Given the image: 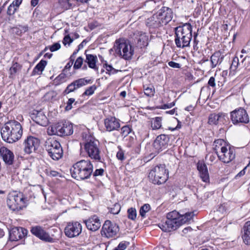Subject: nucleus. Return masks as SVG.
Returning a JSON list of instances; mask_svg holds the SVG:
<instances>
[{
	"label": "nucleus",
	"instance_id": "1",
	"mask_svg": "<svg viewBox=\"0 0 250 250\" xmlns=\"http://www.w3.org/2000/svg\"><path fill=\"white\" fill-rule=\"evenodd\" d=\"M2 140L8 143L12 144L18 141L22 135V128L21 124L15 120L9 121L4 125L0 129Z\"/></svg>",
	"mask_w": 250,
	"mask_h": 250
},
{
	"label": "nucleus",
	"instance_id": "2",
	"mask_svg": "<svg viewBox=\"0 0 250 250\" xmlns=\"http://www.w3.org/2000/svg\"><path fill=\"white\" fill-rule=\"evenodd\" d=\"M175 43L178 48H184L189 46L192 37V26L186 23L174 28Z\"/></svg>",
	"mask_w": 250,
	"mask_h": 250
},
{
	"label": "nucleus",
	"instance_id": "3",
	"mask_svg": "<svg viewBox=\"0 0 250 250\" xmlns=\"http://www.w3.org/2000/svg\"><path fill=\"white\" fill-rule=\"evenodd\" d=\"M93 171V166L89 160H82L75 163L70 168L73 178L85 180L90 178Z\"/></svg>",
	"mask_w": 250,
	"mask_h": 250
},
{
	"label": "nucleus",
	"instance_id": "4",
	"mask_svg": "<svg viewBox=\"0 0 250 250\" xmlns=\"http://www.w3.org/2000/svg\"><path fill=\"white\" fill-rule=\"evenodd\" d=\"M181 216L176 210L168 213L167 220L159 224L160 228L165 232L176 230L182 225L183 217Z\"/></svg>",
	"mask_w": 250,
	"mask_h": 250
},
{
	"label": "nucleus",
	"instance_id": "5",
	"mask_svg": "<svg viewBox=\"0 0 250 250\" xmlns=\"http://www.w3.org/2000/svg\"><path fill=\"white\" fill-rule=\"evenodd\" d=\"M168 170L165 165H159L153 167L149 172V181L154 184H164L168 179Z\"/></svg>",
	"mask_w": 250,
	"mask_h": 250
},
{
	"label": "nucleus",
	"instance_id": "6",
	"mask_svg": "<svg viewBox=\"0 0 250 250\" xmlns=\"http://www.w3.org/2000/svg\"><path fill=\"white\" fill-rule=\"evenodd\" d=\"M73 133V125L69 122L58 123L49 126L47 129V133L49 135H56L64 137L71 135Z\"/></svg>",
	"mask_w": 250,
	"mask_h": 250
},
{
	"label": "nucleus",
	"instance_id": "7",
	"mask_svg": "<svg viewBox=\"0 0 250 250\" xmlns=\"http://www.w3.org/2000/svg\"><path fill=\"white\" fill-rule=\"evenodd\" d=\"M45 148L49 155L54 160L61 158L63 154L62 148L59 142L54 139H48L45 142Z\"/></svg>",
	"mask_w": 250,
	"mask_h": 250
},
{
	"label": "nucleus",
	"instance_id": "8",
	"mask_svg": "<svg viewBox=\"0 0 250 250\" xmlns=\"http://www.w3.org/2000/svg\"><path fill=\"white\" fill-rule=\"evenodd\" d=\"M99 147V141L95 139H90L84 145V149L88 156L91 159L98 162L101 161V151Z\"/></svg>",
	"mask_w": 250,
	"mask_h": 250
},
{
	"label": "nucleus",
	"instance_id": "9",
	"mask_svg": "<svg viewBox=\"0 0 250 250\" xmlns=\"http://www.w3.org/2000/svg\"><path fill=\"white\" fill-rule=\"evenodd\" d=\"M7 204L11 210H20L24 207L25 201L23 195L21 193H11L8 197Z\"/></svg>",
	"mask_w": 250,
	"mask_h": 250
},
{
	"label": "nucleus",
	"instance_id": "10",
	"mask_svg": "<svg viewBox=\"0 0 250 250\" xmlns=\"http://www.w3.org/2000/svg\"><path fill=\"white\" fill-rule=\"evenodd\" d=\"M115 50L116 53L122 57L125 60L131 59L133 54V50L131 45L124 41H116L115 42Z\"/></svg>",
	"mask_w": 250,
	"mask_h": 250
},
{
	"label": "nucleus",
	"instance_id": "11",
	"mask_svg": "<svg viewBox=\"0 0 250 250\" xmlns=\"http://www.w3.org/2000/svg\"><path fill=\"white\" fill-rule=\"evenodd\" d=\"M230 120L233 125L247 124L250 122V117L247 111L240 107L230 112Z\"/></svg>",
	"mask_w": 250,
	"mask_h": 250
},
{
	"label": "nucleus",
	"instance_id": "12",
	"mask_svg": "<svg viewBox=\"0 0 250 250\" xmlns=\"http://www.w3.org/2000/svg\"><path fill=\"white\" fill-rule=\"evenodd\" d=\"M119 231L118 226L109 220L104 222L101 231V234L106 238H112L116 235Z\"/></svg>",
	"mask_w": 250,
	"mask_h": 250
},
{
	"label": "nucleus",
	"instance_id": "13",
	"mask_svg": "<svg viewBox=\"0 0 250 250\" xmlns=\"http://www.w3.org/2000/svg\"><path fill=\"white\" fill-rule=\"evenodd\" d=\"M82 227L78 222L69 223L64 229L65 234L69 238L78 236L82 232Z\"/></svg>",
	"mask_w": 250,
	"mask_h": 250
},
{
	"label": "nucleus",
	"instance_id": "14",
	"mask_svg": "<svg viewBox=\"0 0 250 250\" xmlns=\"http://www.w3.org/2000/svg\"><path fill=\"white\" fill-rule=\"evenodd\" d=\"M92 83V81L91 79H86L85 78L78 79L68 85L66 89L63 91V94H68L71 92L75 91L76 90L81 87Z\"/></svg>",
	"mask_w": 250,
	"mask_h": 250
},
{
	"label": "nucleus",
	"instance_id": "15",
	"mask_svg": "<svg viewBox=\"0 0 250 250\" xmlns=\"http://www.w3.org/2000/svg\"><path fill=\"white\" fill-rule=\"evenodd\" d=\"M30 231L33 235L42 241L50 243L55 242V239L51 237L41 226L33 227L31 228Z\"/></svg>",
	"mask_w": 250,
	"mask_h": 250
},
{
	"label": "nucleus",
	"instance_id": "16",
	"mask_svg": "<svg viewBox=\"0 0 250 250\" xmlns=\"http://www.w3.org/2000/svg\"><path fill=\"white\" fill-rule=\"evenodd\" d=\"M169 142V137L165 134H161L156 137L153 143V146L156 151L159 152L167 147Z\"/></svg>",
	"mask_w": 250,
	"mask_h": 250
},
{
	"label": "nucleus",
	"instance_id": "17",
	"mask_svg": "<svg viewBox=\"0 0 250 250\" xmlns=\"http://www.w3.org/2000/svg\"><path fill=\"white\" fill-rule=\"evenodd\" d=\"M217 155L221 161L224 163H229L234 159L235 154L234 149L228 146L223 148Z\"/></svg>",
	"mask_w": 250,
	"mask_h": 250
},
{
	"label": "nucleus",
	"instance_id": "18",
	"mask_svg": "<svg viewBox=\"0 0 250 250\" xmlns=\"http://www.w3.org/2000/svg\"><path fill=\"white\" fill-rule=\"evenodd\" d=\"M23 150L26 154H30L34 152L39 146V140L33 137H27L23 143Z\"/></svg>",
	"mask_w": 250,
	"mask_h": 250
},
{
	"label": "nucleus",
	"instance_id": "19",
	"mask_svg": "<svg viewBox=\"0 0 250 250\" xmlns=\"http://www.w3.org/2000/svg\"><path fill=\"white\" fill-rule=\"evenodd\" d=\"M163 24H167L173 18V12L171 9L167 7H163L156 13Z\"/></svg>",
	"mask_w": 250,
	"mask_h": 250
},
{
	"label": "nucleus",
	"instance_id": "20",
	"mask_svg": "<svg viewBox=\"0 0 250 250\" xmlns=\"http://www.w3.org/2000/svg\"><path fill=\"white\" fill-rule=\"evenodd\" d=\"M27 233V230L23 228H14L9 231V239L12 241H16L24 237Z\"/></svg>",
	"mask_w": 250,
	"mask_h": 250
},
{
	"label": "nucleus",
	"instance_id": "21",
	"mask_svg": "<svg viewBox=\"0 0 250 250\" xmlns=\"http://www.w3.org/2000/svg\"><path fill=\"white\" fill-rule=\"evenodd\" d=\"M146 25L149 28L150 32L152 33L164 24L156 14L146 20Z\"/></svg>",
	"mask_w": 250,
	"mask_h": 250
},
{
	"label": "nucleus",
	"instance_id": "22",
	"mask_svg": "<svg viewBox=\"0 0 250 250\" xmlns=\"http://www.w3.org/2000/svg\"><path fill=\"white\" fill-rule=\"evenodd\" d=\"M0 155L5 164L9 166L13 165L15 156L11 150L5 146H2L0 148Z\"/></svg>",
	"mask_w": 250,
	"mask_h": 250
},
{
	"label": "nucleus",
	"instance_id": "23",
	"mask_svg": "<svg viewBox=\"0 0 250 250\" xmlns=\"http://www.w3.org/2000/svg\"><path fill=\"white\" fill-rule=\"evenodd\" d=\"M83 222L87 229L93 231L97 230L101 226V222L99 217L96 215L91 216Z\"/></svg>",
	"mask_w": 250,
	"mask_h": 250
},
{
	"label": "nucleus",
	"instance_id": "24",
	"mask_svg": "<svg viewBox=\"0 0 250 250\" xmlns=\"http://www.w3.org/2000/svg\"><path fill=\"white\" fill-rule=\"evenodd\" d=\"M106 130L109 132L118 130L120 128L119 120L115 117L106 118L104 121Z\"/></svg>",
	"mask_w": 250,
	"mask_h": 250
},
{
	"label": "nucleus",
	"instance_id": "25",
	"mask_svg": "<svg viewBox=\"0 0 250 250\" xmlns=\"http://www.w3.org/2000/svg\"><path fill=\"white\" fill-rule=\"evenodd\" d=\"M32 119L35 122L42 126H46L48 124L47 117L41 111H34L32 114Z\"/></svg>",
	"mask_w": 250,
	"mask_h": 250
},
{
	"label": "nucleus",
	"instance_id": "26",
	"mask_svg": "<svg viewBox=\"0 0 250 250\" xmlns=\"http://www.w3.org/2000/svg\"><path fill=\"white\" fill-rule=\"evenodd\" d=\"M225 117L226 114L222 112L211 113L208 117V123L211 125H217L220 122H223Z\"/></svg>",
	"mask_w": 250,
	"mask_h": 250
},
{
	"label": "nucleus",
	"instance_id": "27",
	"mask_svg": "<svg viewBox=\"0 0 250 250\" xmlns=\"http://www.w3.org/2000/svg\"><path fill=\"white\" fill-rule=\"evenodd\" d=\"M136 38L137 39L136 47L142 49L148 45L149 37L146 33L138 32Z\"/></svg>",
	"mask_w": 250,
	"mask_h": 250
},
{
	"label": "nucleus",
	"instance_id": "28",
	"mask_svg": "<svg viewBox=\"0 0 250 250\" xmlns=\"http://www.w3.org/2000/svg\"><path fill=\"white\" fill-rule=\"evenodd\" d=\"M197 169L200 173V176L203 181L205 182H208L209 181V174L207 168V167L205 163H198Z\"/></svg>",
	"mask_w": 250,
	"mask_h": 250
},
{
	"label": "nucleus",
	"instance_id": "29",
	"mask_svg": "<svg viewBox=\"0 0 250 250\" xmlns=\"http://www.w3.org/2000/svg\"><path fill=\"white\" fill-rule=\"evenodd\" d=\"M242 237L246 245L250 244V221L246 222L242 229Z\"/></svg>",
	"mask_w": 250,
	"mask_h": 250
},
{
	"label": "nucleus",
	"instance_id": "30",
	"mask_svg": "<svg viewBox=\"0 0 250 250\" xmlns=\"http://www.w3.org/2000/svg\"><path fill=\"white\" fill-rule=\"evenodd\" d=\"M224 55L222 54L220 51L215 52L210 57V62L211 63V68L215 67L217 64H220L224 59Z\"/></svg>",
	"mask_w": 250,
	"mask_h": 250
},
{
	"label": "nucleus",
	"instance_id": "31",
	"mask_svg": "<svg viewBox=\"0 0 250 250\" xmlns=\"http://www.w3.org/2000/svg\"><path fill=\"white\" fill-rule=\"evenodd\" d=\"M87 51H85V54L86 55L85 62L87 63L88 66L95 70H98L96 66V62L98 61L97 57L96 55L92 54H86Z\"/></svg>",
	"mask_w": 250,
	"mask_h": 250
},
{
	"label": "nucleus",
	"instance_id": "32",
	"mask_svg": "<svg viewBox=\"0 0 250 250\" xmlns=\"http://www.w3.org/2000/svg\"><path fill=\"white\" fill-rule=\"evenodd\" d=\"M213 149L214 150L216 155L223 150V148H225L227 146L226 142L223 139H217L214 141L213 144Z\"/></svg>",
	"mask_w": 250,
	"mask_h": 250
},
{
	"label": "nucleus",
	"instance_id": "33",
	"mask_svg": "<svg viewBox=\"0 0 250 250\" xmlns=\"http://www.w3.org/2000/svg\"><path fill=\"white\" fill-rule=\"evenodd\" d=\"M47 64V62L44 60H41L34 67L32 71V75L40 74L44 70Z\"/></svg>",
	"mask_w": 250,
	"mask_h": 250
},
{
	"label": "nucleus",
	"instance_id": "34",
	"mask_svg": "<svg viewBox=\"0 0 250 250\" xmlns=\"http://www.w3.org/2000/svg\"><path fill=\"white\" fill-rule=\"evenodd\" d=\"M246 59H247V57H245L244 59H243L241 61V62H240V60L238 59V58L237 57H235L233 59L231 65L230 66V69L232 71H235L238 67V65H243V62L246 60Z\"/></svg>",
	"mask_w": 250,
	"mask_h": 250
},
{
	"label": "nucleus",
	"instance_id": "35",
	"mask_svg": "<svg viewBox=\"0 0 250 250\" xmlns=\"http://www.w3.org/2000/svg\"><path fill=\"white\" fill-rule=\"evenodd\" d=\"M27 30L28 27L26 26L19 25L12 28L13 33L18 36H21L23 33L27 32Z\"/></svg>",
	"mask_w": 250,
	"mask_h": 250
},
{
	"label": "nucleus",
	"instance_id": "36",
	"mask_svg": "<svg viewBox=\"0 0 250 250\" xmlns=\"http://www.w3.org/2000/svg\"><path fill=\"white\" fill-rule=\"evenodd\" d=\"M151 127L153 129H158L162 126V118L157 117L153 118L151 121Z\"/></svg>",
	"mask_w": 250,
	"mask_h": 250
},
{
	"label": "nucleus",
	"instance_id": "37",
	"mask_svg": "<svg viewBox=\"0 0 250 250\" xmlns=\"http://www.w3.org/2000/svg\"><path fill=\"white\" fill-rule=\"evenodd\" d=\"M66 74L62 72L54 79L53 84L55 85H60L66 81Z\"/></svg>",
	"mask_w": 250,
	"mask_h": 250
},
{
	"label": "nucleus",
	"instance_id": "38",
	"mask_svg": "<svg viewBox=\"0 0 250 250\" xmlns=\"http://www.w3.org/2000/svg\"><path fill=\"white\" fill-rule=\"evenodd\" d=\"M104 67L106 69V73L108 74L109 75L115 74L119 71L118 70L113 68L111 65L108 64L107 63L104 64Z\"/></svg>",
	"mask_w": 250,
	"mask_h": 250
},
{
	"label": "nucleus",
	"instance_id": "39",
	"mask_svg": "<svg viewBox=\"0 0 250 250\" xmlns=\"http://www.w3.org/2000/svg\"><path fill=\"white\" fill-rule=\"evenodd\" d=\"M144 6L146 10L151 11L156 7V3L152 0H148L145 2Z\"/></svg>",
	"mask_w": 250,
	"mask_h": 250
},
{
	"label": "nucleus",
	"instance_id": "40",
	"mask_svg": "<svg viewBox=\"0 0 250 250\" xmlns=\"http://www.w3.org/2000/svg\"><path fill=\"white\" fill-rule=\"evenodd\" d=\"M150 209V206L148 204H146L141 207L140 209V214L143 217H145L146 214Z\"/></svg>",
	"mask_w": 250,
	"mask_h": 250
},
{
	"label": "nucleus",
	"instance_id": "41",
	"mask_svg": "<svg viewBox=\"0 0 250 250\" xmlns=\"http://www.w3.org/2000/svg\"><path fill=\"white\" fill-rule=\"evenodd\" d=\"M128 218L132 220H134L136 218L137 213L135 208H131L127 210Z\"/></svg>",
	"mask_w": 250,
	"mask_h": 250
},
{
	"label": "nucleus",
	"instance_id": "42",
	"mask_svg": "<svg viewBox=\"0 0 250 250\" xmlns=\"http://www.w3.org/2000/svg\"><path fill=\"white\" fill-rule=\"evenodd\" d=\"M97 89V86L95 85H91L88 87L84 93L83 94V96H90L92 95L94 93L95 90Z\"/></svg>",
	"mask_w": 250,
	"mask_h": 250
},
{
	"label": "nucleus",
	"instance_id": "43",
	"mask_svg": "<svg viewBox=\"0 0 250 250\" xmlns=\"http://www.w3.org/2000/svg\"><path fill=\"white\" fill-rule=\"evenodd\" d=\"M144 93L148 97H152L155 93V89L153 86L144 87Z\"/></svg>",
	"mask_w": 250,
	"mask_h": 250
},
{
	"label": "nucleus",
	"instance_id": "44",
	"mask_svg": "<svg viewBox=\"0 0 250 250\" xmlns=\"http://www.w3.org/2000/svg\"><path fill=\"white\" fill-rule=\"evenodd\" d=\"M20 65L16 62L13 64V65L10 68V77H12L17 71L20 69Z\"/></svg>",
	"mask_w": 250,
	"mask_h": 250
},
{
	"label": "nucleus",
	"instance_id": "45",
	"mask_svg": "<svg viewBox=\"0 0 250 250\" xmlns=\"http://www.w3.org/2000/svg\"><path fill=\"white\" fill-rule=\"evenodd\" d=\"M193 215V213L191 212L186 213L185 215H182L181 216L183 217L182 225L190 221L192 218Z\"/></svg>",
	"mask_w": 250,
	"mask_h": 250
},
{
	"label": "nucleus",
	"instance_id": "46",
	"mask_svg": "<svg viewBox=\"0 0 250 250\" xmlns=\"http://www.w3.org/2000/svg\"><path fill=\"white\" fill-rule=\"evenodd\" d=\"M83 59L82 57H78L77 60H76L73 68L75 69H78L80 68L83 63Z\"/></svg>",
	"mask_w": 250,
	"mask_h": 250
},
{
	"label": "nucleus",
	"instance_id": "47",
	"mask_svg": "<svg viewBox=\"0 0 250 250\" xmlns=\"http://www.w3.org/2000/svg\"><path fill=\"white\" fill-rule=\"evenodd\" d=\"M121 209V206L118 203H115L113 207L111 208L110 209V211L111 213L114 214H118Z\"/></svg>",
	"mask_w": 250,
	"mask_h": 250
},
{
	"label": "nucleus",
	"instance_id": "48",
	"mask_svg": "<svg viewBox=\"0 0 250 250\" xmlns=\"http://www.w3.org/2000/svg\"><path fill=\"white\" fill-rule=\"evenodd\" d=\"M129 245V243L128 242L122 241L119 243L118 246L114 250H125Z\"/></svg>",
	"mask_w": 250,
	"mask_h": 250
},
{
	"label": "nucleus",
	"instance_id": "49",
	"mask_svg": "<svg viewBox=\"0 0 250 250\" xmlns=\"http://www.w3.org/2000/svg\"><path fill=\"white\" fill-rule=\"evenodd\" d=\"M58 2L61 6L64 9H67L71 6L69 0H59Z\"/></svg>",
	"mask_w": 250,
	"mask_h": 250
},
{
	"label": "nucleus",
	"instance_id": "50",
	"mask_svg": "<svg viewBox=\"0 0 250 250\" xmlns=\"http://www.w3.org/2000/svg\"><path fill=\"white\" fill-rule=\"evenodd\" d=\"M130 132L131 129L127 125L124 126L121 128V134L124 137L126 136Z\"/></svg>",
	"mask_w": 250,
	"mask_h": 250
},
{
	"label": "nucleus",
	"instance_id": "51",
	"mask_svg": "<svg viewBox=\"0 0 250 250\" xmlns=\"http://www.w3.org/2000/svg\"><path fill=\"white\" fill-rule=\"evenodd\" d=\"M13 4H11L8 7L7 14L9 15H13L18 9Z\"/></svg>",
	"mask_w": 250,
	"mask_h": 250
},
{
	"label": "nucleus",
	"instance_id": "52",
	"mask_svg": "<svg viewBox=\"0 0 250 250\" xmlns=\"http://www.w3.org/2000/svg\"><path fill=\"white\" fill-rule=\"evenodd\" d=\"M56 96V93L54 91H50L45 95V98L48 100H51Z\"/></svg>",
	"mask_w": 250,
	"mask_h": 250
},
{
	"label": "nucleus",
	"instance_id": "53",
	"mask_svg": "<svg viewBox=\"0 0 250 250\" xmlns=\"http://www.w3.org/2000/svg\"><path fill=\"white\" fill-rule=\"evenodd\" d=\"M61 48V44L59 42L54 43L49 46V49L51 52H54L58 50Z\"/></svg>",
	"mask_w": 250,
	"mask_h": 250
},
{
	"label": "nucleus",
	"instance_id": "54",
	"mask_svg": "<svg viewBox=\"0 0 250 250\" xmlns=\"http://www.w3.org/2000/svg\"><path fill=\"white\" fill-rule=\"evenodd\" d=\"M75 102V99L74 98H70L68 99L67 102V105L65 107L66 110L68 111L72 109V104Z\"/></svg>",
	"mask_w": 250,
	"mask_h": 250
},
{
	"label": "nucleus",
	"instance_id": "55",
	"mask_svg": "<svg viewBox=\"0 0 250 250\" xmlns=\"http://www.w3.org/2000/svg\"><path fill=\"white\" fill-rule=\"evenodd\" d=\"M73 40L71 39L69 35L65 36L63 40V43L64 45L66 44L70 45V43L73 42Z\"/></svg>",
	"mask_w": 250,
	"mask_h": 250
},
{
	"label": "nucleus",
	"instance_id": "56",
	"mask_svg": "<svg viewBox=\"0 0 250 250\" xmlns=\"http://www.w3.org/2000/svg\"><path fill=\"white\" fill-rule=\"evenodd\" d=\"M116 157L118 159L121 160V161H123L125 159V155H124V151L120 149L117 153V154H116Z\"/></svg>",
	"mask_w": 250,
	"mask_h": 250
},
{
	"label": "nucleus",
	"instance_id": "57",
	"mask_svg": "<svg viewBox=\"0 0 250 250\" xmlns=\"http://www.w3.org/2000/svg\"><path fill=\"white\" fill-rule=\"evenodd\" d=\"M104 170L103 168L97 169L94 172H92L93 176L96 177L98 176H102L104 174Z\"/></svg>",
	"mask_w": 250,
	"mask_h": 250
},
{
	"label": "nucleus",
	"instance_id": "58",
	"mask_svg": "<svg viewBox=\"0 0 250 250\" xmlns=\"http://www.w3.org/2000/svg\"><path fill=\"white\" fill-rule=\"evenodd\" d=\"M168 64L169 66L173 68H179L180 67V64L179 63L173 61L169 62Z\"/></svg>",
	"mask_w": 250,
	"mask_h": 250
},
{
	"label": "nucleus",
	"instance_id": "59",
	"mask_svg": "<svg viewBox=\"0 0 250 250\" xmlns=\"http://www.w3.org/2000/svg\"><path fill=\"white\" fill-rule=\"evenodd\" d=\"M208 84L211 86V87H215V79L213 77H211L209 79V81L208 82Z\"/></svg>",
	"mask_w": 250,
	"mask_h": 250
},
{
	"label": "nucleus",
	"instance_id": "60",
	"mask_svg": "<svg viewBox=\"0 0 250 250\" xmlns=\"http://www.w3.org/2000/svg\"><path fill=\"white\" fill-rule=\"evenodd\" d=\"M22 2V0H15L13 1V2L11 3L12 4H13L16 8L18 9L19 6L21 4Z\"/></svg>",
	"mask_w": 250,
	"mask_h": 250
},
{
	"label": "nucleus",
	"instance_id": "61",
	"mask_svg": "<svg viewBox=\"0 0 250 250\" xmlns=\"http://www.w3.org/2000/svg\"><path fill=\"white\" fill-rule=\"evenodd\" d=\"M73 64V62L69 61V62L65 66L64 68L63 69L62 71L64 72L66 70L69 69L72 66Z\"/></svg>",
	"mask_w": 250,
	"mask_h": 250
},
{
	"label": "nucleus",
	"instance_id": "62",
	"mask_svg": "<svg viewBox=\"0 0 250 250\" xmlns=\"http://www.w3.org/2000/svg\"><path fill=\"white\" fill-rule=\"evenodd\" d=\"M174 104L173 103H170L169 104H165L163 105H162V109H167V108H170L172 107L173 106H174Z\"/></svg>",
	"mask_w": 250,
	"mask_h": 250
},
{
	"label": "nucleus",
	"instance_id": "63",
	"mask_svg": "<svg viewBox=\"0 0 250 250\" xmlns=\"http://www.w3.org/2000/svg\"><path fill=\"white\" fill-rule=\"evenodd\" d=\"M87 43V41H86V40H84L79 45H78V50H81L82 49V48H83L84 45H85L86 44V43Z\"/></svg>",
	"mask_w": 250,
	"mask_h": 250
},
{
	"label": "nucleus",
	"instance_id": "64",
	"mask_svg": "<svg viewBox=\"0 0 250 250\" xmlns=\"http://www.w3.org/2000/svg\"><path fill=\"white\" fill-rule=\"evenodd\" d=\"M247 167H246L243 170H242L241 171H240L236 176V177H241L242 176H243L245 174V170L247 168Z\"/></svg>",
	"mask_w": 250,
	"mask_h": 250
}]
</instances>
